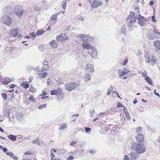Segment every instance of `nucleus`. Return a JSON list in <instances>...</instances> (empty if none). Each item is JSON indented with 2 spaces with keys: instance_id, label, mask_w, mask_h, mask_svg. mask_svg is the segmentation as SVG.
I'll use <instances>...</instances> for the list:
<instances>
[{
  "instance_id": "f257e3e1",
  "label": "nucleus",
  "mask_w": 160,
  "mask_h": 160,
  "mask_svg": "<svg viewBox=\"0 0 160 160\" xmlns=\"http://www.w3.org/2000/svg\"><path fill=\"white\" fill-rule=\"evenodd\" d=\"M137 19H138V23L141 26L143 27L146 25L147 20L146 18L140 15L138 16H135V13L133 12H131L126 20L128 26L130 30H132L137 27L135 22Z\"/></svg>"
},
{
  "instance_id": "f03ea898",
  "label": "nucleus",
  "mask_w": 160,
  "mask_h": 160,
  "mask_svg": "<svg viewBox=\"0 0 160 160\" xmlns=\"http://www.w3.org/2000/svg\"><path fill=\"white\" fill-rule=\"evenodd\" d=\"M132 148L138 154L145 152L146 149L145 146L143 144L137 143H135L132 146Z\"/></svg>"
},
{
  "instance_id": "7ed1b4c3",
  "label": "nucleus",
  "mask_w": 160,
  "mask_h": 160,
  "mask_svg": "<svg viewBox=\"0 0 160 160\" xmlns=\"http://www.w3.org/2000/svg\"><path fill=\"white\" fill-rule=\"evenodd\" d=\"M80 85V82L77 83L70 82L66 83L65 86V88L68 91H70L74 90L78 86Z\"/></svg>"
},
{
  "instance_id": "20e7f679",
  "label": "nucleus",
  "mask_w": 160,
  "mask_h": 160,
  "mask_svg": "<svg viewBox=\"0 0 160 160\" xmlns=\"http://www.w3.org/2000/svg\"><path fill=\"white\" fill-rule=\"evenodd\" d=\"M24 10L22 6L20 5H17L15 6L14 8L15 14L19 17H21L23 14Z\"/></svg>"
},
{
  "instance_id": "39448f33",
  "label": "nucleus",
  "mask_w": 160,
  "mask_h": 160,
  "mask_svg": "<svg viewBox=\"0 0 160 160\" xmlns=\"http://www.w3.org/2000/svg\"><path fill=\"white\" fill-rule=\"evenodd\" d=\"M160 36V33L155 29H153L151 34L148 33L147 34V37L150 39H154L159 38Z\"/></svg>"
},
{
  "instance_id": "423d86ee",
  "label": "nucleus",
  "mask_w": 160,
  "mask_h": 160,
  "mask_svg": "<svg viewBox=\"0 0 160 160\" xmlns=\"http://www.w3.org/2000/svg\"><path fill=\"white\" fill-rule=\"evenodd\" d=\"M2 22L7 25H10L12 22V19L11 18L8 16H3L1 19Z\"/></svg>"
},
{
  "instance_id": "0eeeda50",
  "label": "nucleus",
  "mask_w": 160,
  "mask_h": 160,
  "mask_svg": "<svg viewBox=\"0 0 160 160\" xmlns=\"http://www.w3.org/2000/svg\"><path fill=\"white\" fill-rule=\"evenodd\" d=\"M145 61L148 63H149L151 65H153L156 63L154 57H149L148 53L147 52L144 55Z\"/></svg>"
},
{
  "instance_id": "6e6552de",
  "label": "nucleus",
  "mask_w": 160,
  "mask_h": 160,
  "mask_svg": "<svg viewBox=\"0 0 160 160\" xmlns=\"http://www.w3.org/2000/svg\"><path fill=\"white\" fill-rule=\"evenodd\" d=\"M51 94L52 95H58V97L59 95L61 96V99L62 98V90L60 88H58L57 89L51 91Z\"/></svg>"
},
{
  "instance_id": "1a4fd4ad",
  "label": "nucleus",
  "mask_w": 160,
  "mask_h": 160,
  "mask_svg": "<svg viewBox=\"0 0 160 160\" xmlns=\"http://www.w3.org/2000/svg\"><path fill=\"white\" fill-rule=\"evenodd\" d=\"M88 53L93 58H96L98 55L96 49L93 47L89 50Z\"/></svg>"
},
{
  "instance_id": "9d476101",
  "label": "nucleus",
  "mask_w": 160,
  "mask_h": 160,
  "mask_svg": "<svg viewBox=\"0 0 160 160\" xmlns=\"http://www.w3.org/2000/svg\"><path fill=\"white\" fill-rule=\"evenodd\" d=\"M84 69L86 72H88L91 73L93 72L94 71L93 65L89 63L86 64Z\"/></svg>"
},
{
  "instance_id": "9b49d317",
  "label": "nucleus",
  "mask_w": 160,
  "mask_h": 160,
  "mask_svg": "<svg viewBox=\"0 0 160 160\" xmlns=\"http://www.w3.org/2000/svg\"><path fill=\"white\" fill-rule=\"evenodd\" d=\"M76 37L77 38H80L82 41H87L89 42H90V40L89 39L90 38H92L88 34H79L77 35Z\"/></svg>"
},
{
  "instance_id": "f8f14e48",
  "label": "nucleus",
  "mask_w": 160,
  "mask_h": 160,
  "mask_svg": "<svg viewBox=\"0 0 160 160\" xmlns=\"http://www.w3.org/2000/svg\"><path fill=\"white\" fill-rule=\"evenodd\" d=\"M18 33V28H14L9 30V34L11 37H14L17 36Z\"/></svg>"
},
{
  "instance_id": "ddd939ff",
  "label": "nucleus",
  "mask_w": 160,
  "mask_h": 160,
  "mask_svg": "<svg viewBox=\"0 0 160 160\" xmlns=\"http://www.w3.org/2000/svg\"><path fill=\"white\" fill-rule=\"evenodd\" d=\"M102 4V2H101L98 0H94L91 4V6L93 8H97Z\"/></svg>"
},
{
  "instance_id": "4468645a",
  "label": "nucleus",
  "mask_w": 160,
  "mask_h": 160,
  "mask_svg": "<svg viewBox=\"0 0 160 160\" xmlns=\"http://www.w3.org/2000/svg\"><path fill=\"white\" fill-rule=\"evenodd\" d=\"M128 156L130 157L131 159L132 160H136L139 157V155L138 153L135 152H131L128 154Z\"/></svg>"
},
{
  "instance_id": "2eb2a0df",
  "label": "nucleus",
  "mask_w": 160,
  "mask_h": 160,
  "mask_svg": "<svg viewBox=\"0 0 160 160\" xmlns=\"http://www.w3.org/2000/svg\"><path fill=\"white\" fill-rule=\"evenodd\" d=\"M130 72V70L126 71L124 70H123V71H122L120 69H119L118 71V75L119 76L121 77L124 76Z\"/></svg>"
},
{
  "instance_id": "dca6fc26",
  "label": "nucleus",
  "mask_w": 160,
  "mask_h": 160,
  "mask_svg": "<svg viewBox=\"0 0 160 160\" xmlns=\"http://www.w3.org/2000/svg\"><path fill=\"white\" fill-rule=\"evenodd\" d=\"M49 67L48 65V62L46 60H44L43 62V65L42 67V71H46L48 69Z\"/></svg>"
},
{
  "instance_id": "f3484780",
  "label": "nucleus",
  "mask_w": 160,
  "mask_h": 160,
  "mask_svg": "<svg viewBox=\"0 0 160 160\" xmlns=\"http://www.w3.org/2000/svg\"><path fill=\"white\" fill-rule=\"evenodd\" d=\"M92 47L89 43L84 41L82 43V47L83 49H86L89 50Z\"/></svg>"
},
{
  "instance_id": "a211bd4d",
  "label": "nucleus",
  "mask_w": 160,
  "mask_h": 160,
  "mask_svg": "<svg viewBox=\"0 0 160 160\" xmlns=\"http://www.w3.org/2000/svg\"><path fill=\"white\" fill-rule=\"evenodd\" d=\"M136 138L138 142H142L144 140L143 136L141 133H138L136 137Z\"/></svg>"
},
{
  "instance_id": "6ab92c4d",
  "label": "nucleus",
  "mask_w": 160,
  "mask_h": 160,
  "mask_svg": "<svg viewBox=\"0 0 160 160\" xmlns=\"http://www.w3.org/2000/svg\"><path fill=\"white\" fill-rule=\"evenodd\" d=\"M66 34L64 33L61 34L56 37V39L58 41H63L64 37H65Z\"/></svg>"
},
{
  "instance_id": "aec40b11",
  "label": "nucleus",
  "mask_w": 160,
  "mask_h": 160,
  "mask_svg": "<svg viewBox=\"0 0 160 160\" xmlns=\"http://www.w3.org/2000/svg\"><path fill=\"white\" fill-rule=\"evenodd\" d=\"M154 44L156 49L158 50H160V41H154Z\"/></svg>"
},
{
  "instance_id": "412c9836",
  "label": "nucleus",
  "mask_w": 160,
  "mask_h": 160,
  "mask_svg": "<svg viewBox=\"0 0 160 160\" xmlns=\"http://www.w3.org/2000/svg\"><path fill=\"white\" fill-rule=\"evenodd\" d=\"M12 81V79L10 78H6L3 81H2V83L3 84H8Z\"/></svg>"
},
{
  "instance_id": "4be33fe9",
  "label": "nucleus",
  "mask_w": 160,
  "mask_h": 160,
  "mask_svg": "<svg viewBox=\"0 0 160 160\" xmlns=\"http://www.w3.org/2000/svg\"><path fill=\"white\" fill-rule=\"evenodd\" d=\"M38 77L40 79H42L45 78L47 75V73L44 72L42 73H38Z\"/></svg>"
},
{
  "instance_id": "5701e85b",
  "label": "nucleus",
  "mask_w": 160,
  "mask_h": 160,
  "mask_svg": "<svg viewBox=\"0 0 160 160\" xmlns=\"http://www.w3.org/2000/svg\"><path fill=\"white\" fill-rule=\"evenodd\" d=\"M50 44L53 48H56L58 46V44L57 43L55 40H53L50 42Z\"/></svg>"
},
{
  "instance_id": "b1692460",
  "label": "nucleus",
  "mask_w": 160,
  "mask_h": 160,
  "mask_svg": "<svg viewBox=\"0 0 160 160\" xmlns=\"http://www.w3.org/2000/svg\"><path fill=\"white\" fill-rule=\"evenodd\" d=\"M91 76L88 74H86L84 76V80L85 82L91 80Z\"/></svg>"
},
{
  "instance_id": "393cba45",
  "label": "nucleus",
  "mask_w": 160,
  "mask_h": 160,
  "mask_svg": "<svg viewBox=\"0 0 160 160\" xmlns=\"http://www.w3.org/2000/svg\"><path fill=\"white\" fill-rule=\"evenodd\" d=\"M126 28L125 25H123L122 26L121 29V32L122 33L125 35L126 32Z\"/></svg>"
},
{
  "instance_id": "a878e982",
  "label": "nucleus",
  "mask_w": 160,
  "mask_h": 160,
  "mask_svg": "<svg viewBox=\"0 0 160 160\" xmlns=\"http://www.w3.org/2000/svg\"><path fill=\"white\" fill-rule=\"evenodd\" d=\"M145 80L146 81L148 82L150 85H152V82L151 80V79L148 76L146 77L145 78Z\"/></svg>"
},
{
  "instance_id": "bb28decb",
  "label": "nucleus",
  "mask_w": 160,
  "mask_h": 160,
  "mask_svg": "<svg viewBox=\"0 0 160 160\" xmlns=\"http://www.w3.org/2000/svg\"><path fill=\"white\" fill-rule=\"evenodd\" d=\"M8 138L11 140L15 141L16 140L17 138L15 136L10 135L8 136Z\"/></svg>"
},
{
  "instance_id": "cd10ccee",
  "label": "nucleus",
  "mask_w": 160,
  "mask_h": 160,
  "mask_svg": "<svg viewBox=\"0 0 160 160\" xmlns=\"http://www.w3.org/2000/svg\"><path fill=\"white\" fill-rule=\"evenodd\" d=\"M16 116L18 119L19 120H20L23 119V116L22 113H17L16 115Z\"/></svg>"
},
{
  "instance_id": "c85d7f7f",
  "label": "nucleus",
  "mask_w": 160,
  "mask_h": 160,
  "mask_svg": "<svg viewBox=\"0 0 160 160\" xmlns=\"http://www.w3.org/2000/svg\"><path fill=\"white\" fill-rule=\"evenodd\" d=\"M67 128V125L66 123L62 124L60 126L59 129L60 130H64V129L66 128Z\"/></svg>"
},
{
  "instance_id": "c756f323",
  "label": "nucleus",
  "mask_w": 160,
  "mask_h": 160,
  "mask_svg": "<svg viewBox=\"0 0 160 160\" xmlns=\"http://www.w3.org/2000/svg\"><path fill=\"white\" fill-rule=\"evenodd\" d=\"M22 86L25 88H28L29 87V84L26 82H24L21 84Z\"/></svg>"
},
{
  "instance_id": "7c9ffc66",
  "label": "nucleus",
  "mask_w": 160,
  "mask_h": 160,
  "mask_svg": "<svg viewBox=\"0 0 160 160\" xmlns=\"http://www.w3.org/2000/svg\"><path fill=\"white\" fill-rule=\"evenodd\" d=\"M45 32L43 30H38L36 33V34L37 35H40L43 34Z\"/></svg>"
},
{
  "instance_id": "2f4dec72",
  "label": "nucleus",
  "mask_w": 160,
  "mask_h": 160,
  "mask_svg": "<svg viewBox=\"0 0 160 160\" xmlns=\"http://www.w3.org/2000/svg\"><path fill=\"white\" fill-rule=\"evenodd\" d=\"M57 16L58 15H57L55 14L52 15L50 19L52 21H54L56 20L57 18Z\"/></svg>"
},
{
  "instance_id": "473e14b6",
  "label": "nucleus",
  "mask_w": 160,
  "mask_h": 160,
  "mask_svg": "<svg viewBox=\"0 0 160 160\" xmlns=\"http://www.w3.org/2000/svg\"><path fill=\"white\" fill-rule=\"evenodd\" d=\"M47 104H46L43 105H41L38 107V108L39 109L42 110V108H46Z\"/></svg>"
},
{
  "instance_id": "72a5a7b5",
  "label": "nucleus",
  "mask_w": 160,
  "mask_h": 160,
  "mask_svg": "<svg viewBox=\"0 0 160 160\" xmlns=\"http://www.w3.org/2000/svg\"><path fill=\"white\" fill-rule=\"evenodd\" d=\"M29 91L31 92H36V88L32 86H31L30 88Z\"/></svg>"
},
{
  "instance_id": "f704fd0d",
  "label": "nucleus",
  "mask_w": 160,
  "mask_h": 160,
  "mask_svg": "<svg viewBox=\"0 0 160 160\" xmlns=\"http://www.w3.org/2000/svg\"><path fill=\"white\" fill-rule=\"evenodd\" d=\"M117 106L118 108H123V110H126L125 107L123 105H122L121 103H120L119 102H118V104H117Z\"/></svg>"
},
{
  "instance_id": "c9c22d12",
  "label": "nucleus",
  "mask_w": 160,
  "mask_h": 160,
  "mask_svg": "<svg viewBox=\"0 0 160 160\" xmlns=\"http://www.w3.org/2000/svg\"><path fill=\"white\" fill-rule=\"evenodd\" d=\"M32 143L34 144H38V145L40 144V141L38 139H36L32 142Z\"/></svg>"
},
{
  "instance_id": "e433bc0d",
  "label": "nucleus",
  "mask_w": 160,
  "mask_h": 160,
  "mask_svg": "<svg viewBox=\"0 0 160 160\" xmlns=\"http://www.w3.org/2000/svg\"><path fill=\"white\" fill-rule=\"evenodd\" d=\"M10 157L15 160H17L18 157H16L13 153H12Z\"/></svg>"
},
{
  "instance_id": "4c0bfd02",
  "label": "nucleus",
  "mask_w": 160,
  "mask_h": 160,
  "mask_svg": "<svg viewBox=\"0 0 160 160\" xmlns=\"http://www.w3.org/2000/svg\"><path fill=\"white\" fill-rule=\"evenodd\" d=\"M29 98L30 100L32 101L33 102H35V98H34L33 96H30Z\"/></svg>"
},
{
  "instance_id": "58836bf2",
  "label": "nucleus",
  "mask_w": 160,
  "mask_h": 160,
  "mask_svg": "<svg viewBox=\"0 0 160 160\" xmlns=\"http://www.w3.org/2000/svg\"><path fill=\"white\" fill-rule=\"evenodd\" d=\"M1 95L2 98L5 100H6L7 94L5 93H2L1 94Z\"/></svg>"
},
{
  "instance_id": "ea45409f",
  "label": "nucleus",
  "mask_w": 160,
  "mask_h": 160,
  "mask_svg": "<svg viewBox=\"0 0 160 160\" xmlns=\"http://www.w3.org/2000/svg\"><path fill=\"white\" fill-rule=\"evenodd\" d=\"M124 111V113L126 116L127 117L128 119L129 120L130 119V117L129 116V113L128 112H126L125 110Z\"/></svg>"
},
{
  "instance_id": "a19ab883",
  "label": "nucleus",
  "mask_w": 160,
  "mask_h": 160,
  "mask_svg": "<svg viewBox=\"0 0 160 160\" xmlns=\"http://www.w3.org/2000/svg\"><path fill=\"white\" fill-rule=\"evenodd\" d=\"M32 152L30 151H28L24 153V155H29L32 154Z\"/></svg>"
},
{
  "instance_id": "79ce46f5",
  "label": "nucleus",
  "mask_w": 160,
  "mask_h": 160,
  "mask_svg": "<svg viewBox=\"0 0 160 160\" xmlns=\"http://www.w3.org/2000/svg\"><path fill=\"white\" fill-rule=\"evenodd\" d=\"M66 1L64 2L63 1L62 3V8L65 9L66 8Z\"/></svg>"
},
{
  "instance_id": "37998d69",
  "label": "nucleus",
  "mask_w": 160,
  "mask_h": 160,
  "mask_svg": "<svg viewBox=\"0 0 160 160\" xmlns=\"http://www.w3.org/2000/svg\"><path fill=\"white\" fill-rule=\"evenodd\" d=\"M123 160H130V158L127 155H124Z\"/></svg>"
},
{
  "instance_id": "c03bdc74",
  "label": "nucleus",
  "mask_w": 160,
  "mask_h": 160,
  "mask_svg": "<svg viewBox=\"0 0 160 160\" xmlns=\"http://www.w3.org/2000/svg\"><path fill=\"white\" fill-rule=\"evenodd\" d=\"M34 10L37 11H39L40 9L39 8L37 5H36L34 6Z\"/></svg>"
},
{
  "instance_id": "a18cd8bd",
  "label": "nucleus",
  "mask_w": 160,
  "mask_h": 160,
  "mask_svg": "<svg viewBox=\"0 0 160 160\" xmlns=\"http://www.w3.org/2000/svg\"><path fill=\"white\" fill-rule=\"evenodd\" d=\"M89 112L90 113V115H91V116H93V114H94V112H95V111L93 109H92V110H90V111H89Z\"/></svg>"
},
{
  "instance_id": "49530a36",
  "label": "nucleus",
  "mask_w": 160,
  "mask_h": 160,
  "mask_svg": "<svg viewBox=\"0 0 160 160\" xmlns=\"http://www.w3.org/2000/svg\"><path fill=\"white\" fill-rule=\"evenodd\" d=\"M142 129V128L141 127H139L138 128H137L136 129V132H139L141 131Z\"/></svg>"
},
{
  "instance_id": "de8ad7c7",
  "label": "nucleus",
  "mask_w": 160,
  "mask_h": 160,
  "mask_svg": "<svg viewBox=\"0 0 160 160\" xmlns=\"http://www.w3.org/2000/svg\"><path fill=\"white\" fill-rule=\"evenodd\" d=\"M51 160H56V159H54L53 158H54L55 156V155L52 153V152H51Z\"/></svg>"
},
{
  "instance_id": "09e8293b",
  "label": "nucleus",
  "mask_w": 160,
  "mask_h": 160,
  "mask_svg": "<svg viewBox=\"0 0 160 160\" xmlns=\"http://www.w3.org/2000/svg\"><path fill=\"white\" fill-rule=\"evenodd\" d=\"M30 35L33 37L32 38L33 39L36 37V35L33 32H31L30 34Z\"/></svg>"
},
{
  "instance_id": "8fccbe9b",
  "label": "nucleus",
  "mask_w": 160,
  "mask_h": 160,
  "mask_svg": "<svg viewBox=\"0 0 160 160\" xmlns=\"http://www.w3.org/2000/svg\"><path fill=\"white\" fill-rule=\"evenodd\" d=\"M63 41H65L66 40H68L69 39V37L67 36L66 35L65 36V37H64Z\"/></svg>"
},
{
  "instance_id": "3c124183",
  "label": "nucleus",
  "mask_w": 160,
  "mask_h": 160,
  "mask_svg": "<svg viewBox=\"0 0 160 160\" xmlns=\"http://www.w3.org/2000/svg\"><path fill=\"white\" fill-rule=\"evenodd\" d=\"M90 130V128L88 127H86L85 128V131L86 132H89Z\"/></svg>"
},
{
  "instance_id": "603ef678",
  "label": "nucleus",
  "mask_w": 160,
  "mask_h": 160,
  "mask_svg": "<svg viewBox=\"0 0 160 160\" xmlns=\"http://www.w3.org/2000/svg\"><path fill=\"white\" fill-rule=\"evenodd\" d=\"M74 158L72 156H70L68 158L67 160H73Z\"/></svg>"
},
{
  "instance_id": "864d4df0",
  "label": "nucleus",
  "mask_w": 160,
  "mask_h": 160,
  "mask_svg": "<svg viewBox=\"0 0 160 160\" xmlns=\"http://www.w3.org/2000/svg\"><path fill=\"white\" fill-rule=\"evenodd\" d=\"M12 152H7L5 154L8 156L10 157Z\"/></svg>"
},
{
  "instance_id": "5fc2aeb1",
  "label": "nucleus",
  "mask_w": 160,
  "mask_h": 160,
  "mask_svg": "<svg viewBox=\"0 0 160 160\" xmlns=\"http://www.w3.org/2000/svg\"><path fill=\"white\" fill-rule=\"evenodd\" d=\"M77 141L72 142L71 143L70 145L71 146H72L74 144H76L77 143Z\"/></svg>"
},
{
  "instance_id": "6e6d98bb",
  "label": "nucleus",
  "mask_w": 160,
  "mask_h": 160,
  "mask_svg": "<svg viewBox=\"0 0 160 160\" xmlns=\"http://www.w3.org/2000/svg\"><path fill=\"white\" fill-rule=\"evenodd\" d=\"M141 74L144 77L147 75V73L145 72H142Z\"/></svg>"
},
{
  "instance_id": "4d7b16f0",
  "label": "nucleus",
  "mask_w": 160,
  "mask_h": 160,
  "mask_svg": "<svg viewBox=\"0 0 160 160\" xmlns=\"http://www.w3.org/2000/svg\"><path fill=\"white\" fill-rule=\"evenodd\" d=\"M46 92L44 91H42V93L40 95V96H43L46 95Z\"/></svg>"
},
{
  "instance_id": "13d9d810",
  "label": "nucleus",
  "mask_w": 160,
  "mask_h": 160,
  "mask_svg": "<svg viewBox=\"0 0 160 160\" xmlns=\"http://www.w3.org/2000/svg\"><path fill=\"white\" fill-rule=\"evenodd\" d=\"M33 79V77H30L29 78V82L30 83L32 81Z\"/></svg>"
},
{
  "instance_id": "bf43d9fd",
  "label": "nucleus",
  "mask_w": 160,
  "mask_h": 160,
  "mask_svg": "<svg viewBox=\"0 0 160 160\" xmlns=\"http://www.w3.org/2000/svg\"><path fill=\"white\" fill-rule=\"evenodd\" d=\"M2 150L4 152H5L7 151V149L6 148L3 147Z\"/></svg>"
},
{
  "instance_id": "052dcab7",
  "label": "nucleus",
  "mask_w": 160,
  "mask_h": 160,
  "mask_svg": "<svg viewBox=\"0 0 160 160\" xmlns=\"http://www.w3.org/2000/svg\"><path fill=\"white\" fill-rule=\"evenodd\" d=\"M152 21L153 22H155L156 21V20H155V17L154 16H152Z\"/></svg>"
},
{
  "instance_id": "680f3d73",
  "label": "nucleus",
  "mask_w": 160,
  "mask_h": 160,
  "mask_svg": "<svg viewBox=\"0 0 160 160\" xmlns=\"http://www.w3.org/2000/svg\"><path fill=\"white\" fill-rule=\"evenodd\" d=\"M149 4L150 5H153L154 4V2L153 1H151L150 2Z\"/></svg>"
},
{
  "instance_id": "e2e57ef3",
  "label": "nucleus",
  "mask_w": 160,
  "mask_h": 160,
  "mask_svg": "<svg viewBox=\"0 0 160 160\" xmlns=\"http://www.w3.org/2000/svg\"><path fill=\"white\" fill-rule=\"evenodd\" d=\"M111 91V90H110V89H108L107 93V95H109Z\"/></svg>"
},
{
  "instance_id": "0e129e2a",
  "label": "nucleus",
  "mask_w": 160,
  "mask_h": 160,
  "mask_svg": "<svg viewBox=\"0 0 160 160\" xmlns=\"http://www.w3.org/2000/svg\"><path fill=\"white\" fill-rule=\"evenodd\" d=\"M15 85L13 84H12L9 86V87L11 88H14Z\"/></svg>"
},
{
  "instance_id": "69168bd1",
  "label": "nucleus",
  "mask_w": 160,
  "mask_h": 160,
  "mask_svg": "<svg viewBox=\"0 0 160 160\" xmlns=\"http://www.w3.org/2000/svg\"><path fill=\"white\" fill-rule=\"evenodd\" d=\"M128 62V60H126L124 62H123V65H125Z\"/></svg>"
},
{
  "instance_id": "338daca9",
  "label": "nucleus",
  "mask_w": 160,
  "mask_h": 160,
  "mask_svg": "<svg viewBox=\"0 0 160 160\" xmlns=\"http://www.w3.org/2000/svg\"><path fill=\"white\" fill-rule=\"evenodd\" d=\"M155 95H157L158 96L160 97V95H159V93L158 92H155Z\"/></svg>"
},
{
  "instance_id": "774afa93",
  "label": "nucleus",
  "mask_w": 160,
  "mask_h": 160,
  "mask_svg": "<svg viewBox=\"0 0 160 160\" xmlns=\"http://www.w3.org/2000/svg\"><path fill=\"white\" fill-rule=\"evenodd\" d=\"M0 131L1 132H4V130H3V129H2L1 127H0Z\"/></svg>"
}]
</instances>
